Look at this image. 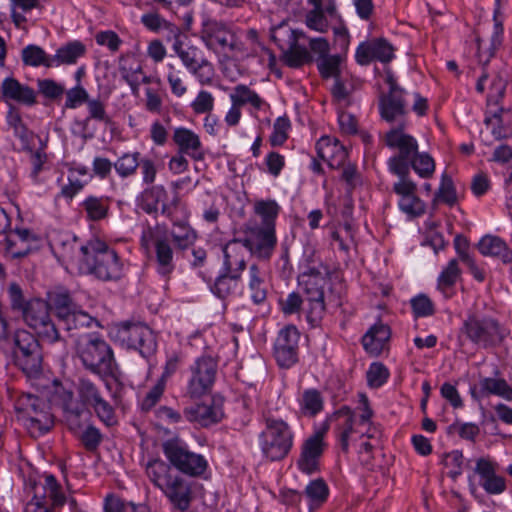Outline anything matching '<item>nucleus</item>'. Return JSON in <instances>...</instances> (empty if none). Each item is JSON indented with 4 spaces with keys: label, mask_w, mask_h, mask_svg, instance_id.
Segmentation results:
<instances>
[{
    "label": "nucleus",
    "mask_w": 512,
    "mask_h": 512,
    "mask_svg": "<svg viewBox=\"0 0 512 512\" xmlns=\"http://www.w3.org/2000/svg\"><path fill=\"white\" fill-rule=\"evenodd\" d=\"M200 39L208 50L216 54L237 59L258 57L270 69L276 65L274 53L259 41L255 29H249L241 36L224 22L206 19L202 23Z\"/></svg>",
    "instance_id": "f257e3e1"
},
{
    "label": "nucleus",
    "mask_w": 512,
    "mask_h": 512,
    "mask_svg": "<svg viewBox=\"0 0 512 512\" xmlns=\"http://www.w3.org/2000/svg\"><path fill=\"white\" fill-rule=\"evenodd\" d=\"M55 249L80 274H91L104 281L118 280L124 275L123 261L100 239H91L85 244H79L76 238L67 239Z\"/></svg>",
    "instance_id": "f03ea898"
},
{
    "label": "nucleus",
    "mask_w": 512,
    "mask_h": 512,
    "mask_svg": "<svg viewBox=\"0 0 512 512\" xmlns=\"http://www.w3.org/2000/svg\"><path fill=\"white\" fill-rule=\"evenodd\" d=\"M360 414L351 408L344 406L333 415L335 421V434L337 441L344 452H348L350 446L356 445L359 438L364 436L365 429L371 425L373 411L365 394L359 395Z\"/></svg>",
    "instance_id": "7ed1b4c3"
},
{
    "label": "nucleus",
    "mask_w": 512,
    "mask_h": 512,
    "mask_svg": "<svg viewBox=\"0 0 512 512\" xmlns=\"http://www.w3.org/2000/svg\"><path fill=\"white\" fill-rule=\"evenodd\" d=\"M76 354L83 366L101 377L110 376L116 368L111 346L95 334L81 336L76 342Z\"/></svg>",
    "instance_id": "20e7f679"
},
{
    "label": "nucleus",
    "mask_w": 512,
    "mask_h": 512,
    "mask_svg": "<svg viewBox=\"0 0 512 512\" xmlns=\"http://www.w3.org/2000/svg\"><path fill=\"white\" fill-rule=\"evenodd\" d=\"M26 496L24 512H52L46 504L47 497L52 508L62 507L66 502L61 484L54 475L48 473L43 474L38 482H29L26 485Z\"/></svg>",
    "instance_id": "39448f33"
},
{
    "label": "nucleus",
    "mask_w": 512,
    "mask_h": 512,
    "mask_svg": "<svg viewBox=\"0 0 512 512\" xmlns=\"http://www.w3.org/2000/svg\"><path fill=\"white\" fill-rule=\"evenodd\" d=\"M294 434L282 419L268 418L259 435V445L264 457L271 461L285 458L293 446Z\"/></svg>",
    "instance_id": "423d86ee"
},
{
    "label": "nucleus",
    "mask_w": 512,
    "mask_h": 512,
    "mask_svg": "<svg viewBox=\"0 0 512 512\" xmlns=\"http://www.w3.org/2000/svg\"><path fill=\"white\" fill-rule=\"evenodd\" d=\"M384 142L387 147L398 151L388 160L389 171L396 176L409 174V162L418 151V142L405 131L404 121L386 132Z\"/></svg>",
    "instance_id": "0eeeda50"
},
{
    "label": "nucleus",
    "mask_w": 512,
    "mask_h": 512,
    "mask_svg": "<svg viewBox=\"0 0 512 512\" xmlns=\"http://www.w3.org/2000/svg\"><path fill=\"white\" fill-rule=\"evenodd\" d=\"M172 50L182 65L201 86L213 84L216 71L213 63L208 60L202 49L193 44L185 45L177 36Z\"/></svg>",
    "instance_id": "6e6552de"
},
{
    "label": "nucleus",
    "mask_w": 512,
    "mask_h": 512,
    "mask_svg": "<svg viewBox=\"0 0 512 512\" xmlns=\"http://www.w3.org/2000/svg\"><path fill=\"white\" fill-rule=\"evenodd\" d=\"M48 301L50 309L54 311L66 330L99 326V322L94 317L77 306L67 290L59 289L49 292Z\"/></svg>",
    "instance_id": "1a4fd4ad"
},
{
    "label": "nucleus",
    "mask_w": 512,
    "mask_h": 512,
    "mask_svg": "<svg viewBox=\"0 0 512 512\" xmlns=\"http://www.w3.org/2000/svg\"><path fill=\"white\" fill-rule=\"evenodd\" d=\"M12 357L14 364L28 377H36L42 371V354L38 340L24 329L13 334Z\"/></svg>",
    "instance_id": "9d476101"
},
{
    "label": "nucleus",
    "mask_w": 512,
    "mask_h": 512,
    "mask_svg": "<svg viewBox=\"0 0 512 512\" xmlns=\"http://www.w3.org/2000/svg\"><path fill=\"white\" fill-rule=\"evenodd\" d=\"M329 274V268H318L298 275V285L307 296V319L311 323L318 322L324 314V291L329 283Z\"/></svg>",
    "instance_id": "9b49d317"
},
{
    "label": "nucleus",
    "mask_w": 512,
    "mask_h": 512,
    "mask_svg": "<svg viewBox=\"0 0 512 512\" xmlns=\"http://www.w3.org/2000/svg\"><path fill=\"white\" fill-rule=\"evenodd\" d=\"M114 339L128 349L137 350L143 357L153 355L157 342L153 331L141 322H122L114 329Z\"/></svg>",
    "instance_id": "f8f14e48"
},
{
    "label": "nucleus",
    "mask_w": 512,
    "mask_h": 512,
    "mask_svg": "<svg viewBox=\"0 0 512 512\" xmlns=\"http://www.w3.org/2000/svg\"><path fill=\"white\" fill-rule=\"evenodd\" d=\"M494 93L487 97V108L484 123L496 140L507 139L512 136L509 125L511 111L500 106L499 101L504 95L505 86L499 81L494 85Z\"/></svg>",
    "instance_id": "ddd939ff"
},
{
    "label": "nucleus",
    "mask_w": 512,
    "mask_h": 512,
    "mask_svg": "<svg viewBox=\"0 0 512 512\" xmlns=\"http://www.w3.org/2000/svg\"><path fill=\"white\" fill-rule=\"evenodd\" d=\"M272 38L281 45L284 42L288 48L284 53V62L292 68H298L312 62L313 56L305 47L299 45L301 38L306 34L301 30H293L285 22L272 28Z\"/></svg>",
    "instance_id": "4468645a"
},
{
    "label": "nucleus",
    "mask_w": 512,
    "mask_h": 512,
    "mask_svg": "<svg viewBox=\"0 0 512 512\" xmlns=\"http://www.w3.org/2000/svg\"><path fill=\"white\" fill-rule=\"evenodd\" d=\"M48 302L42 299H32L27 302L23 312V318L27 325L32 328L38 336L48 343H55L60 340V334L50 317Z\"/></svg>",
    "instance_id": "2eb2a0df"
},
{
    "label": "nucleus",
    "mask_w": 512,
    "mask_h": 512,
    "mask_svg": "<svg viewBox=\"0 0 512 512\" xmlns=\"http://www.w3.org/2000/svg\"><path fill=\"white\" fill-rule=\"evenodd\" d=\"M163 452L177 470L188 476L199 477L208 468V462L204 456L188 450L178 441L170 440L164 443Z\"/></svg>",
    "instance_id": "dca6fc26"
},
{
    "label": "nucleus",
    "mask_w": 512,
    "mask_h": 512,
    "mask_svg": "<svg viewBox=\"0 0 512 512\" xmlns=\"http://www.w3.org/2000/svg\"><path fill=\"white\" fill-rule=\"evenodd\" d=\"M189 372L186 396L191 399L200 398L211 390L215 382L217 362L212 357H199L190 366Z\"/></svg>",
    "instance_id": "f3484780"
},
{
    "label": "nucleus",
    "mask_w": 512,
    "mask_h": 512,
    "mask_svg": "<svg viewBox=\"0 0 512 512\" xmlns=\"http://www.w3.org/2000/svg\"><path fill=\"white\" fill-rule=\"evenodd\" d=\"M78 395L80 403L85 406H91L98 418L106 425L110 426L116 422L113 407L102 397L100 391L94 383L88 379H81L78 384Z\"/></svg>",
    "instance_id": "a211bd4d"
},
{
    "label": "nucleus",
    "mask_w": 512,
    "mask_h": 512,
    "mask_svg": "<svg viewBox=\"0 0 512 512\" xmlns=\"http://www.w3.org/2000/svg\"><path fill=\"white\" fill-rule=\"evenodd\" d=\"M409 174L398 176V181L393 184V191L398 196V207L409 217H419L425 213L426 205L417 196V185L409 177Z\"/></svg>",
    "instance_id": "6ab92c4d"
},
{
    "label": "nucleus",
    "mask_w": 512,
    "mask_h": 512,
    "mask_svg": "<svg viewBox=\"0 0 512 512\" xmlns=\"http://www.w3.org/2000/svg\"><path fill=\"white\" fill-rule=\"evenodd\" d=\"M325 434L326 429L318 430L302 443L300 457L297 460V467L301 472L311 475L319 470V461L326 448Z\"/></svg>",
    "instance_id": "aec40b11"
},
{
    "label": "nucleus",
    "mask_w": 512,
    "mask_h": 512,
    "mask_svg": "<svg viewBox=\"0 0 512 512\" xmlns=\"http://www.w3.org/2000/svg\"><path fill=\"white\" fill-rule=\"evenodd\" d=\"M242 244L260 258H270L277 244L275 228L254 225L248 229Z\"/></svg>",
    "instance_id": "412c9836"
},
{
    "label": "nucleus",
    "mask_w": 512,
    "mask_h": 512,
    "mask_svg": "<svg viewBox=\"0 0 512 512\" xmlns=\"http://www.w3.org/2000/svg\"><path fill=\"white\" fill-rule=\"evenodd\" d=\"M300 333L294 325L280 330L274 345V355L279 366L289 368L297 362Z\"/></svg>",
    "instance_id": "4be33fe9"
},
{
    "label": "nucleus",
    "mask_w": 512,
    "mask_h": 512,
    "mask_svg": "<svg viewBox=\"0 0 512 512\" xmlns=\"http://www.w3.org/2000/svg\"><path fill=\"white\" fill-rule=\"evenodd\" d=\"M467 337L474 343L489 346L501 339L498 323L491 318L470 316L464 323Z\"/></svg>",
    "instance_id": "5701e85b"
},
{
    "label": "nucleus",
    "mask_w": 512,
    "mask_h": 512,
    "mask_svg": "<svg viewBox=\"0 0 512 512\" xmlns=\"http://www.w3.org/2000/svg\"><path fill=\"white\" fill-rule=\"evenodd\" d=\"M393 57V46L383 38H374L361 42L355 52L356 62L360 65H368L372 61L387 63Z\"/></svg>",
    "instance_id": "b1692460"
},
{
    "label": "nucleus",
    "mask_w": 512,
    "mask_h": 512,
    "mask_svg": "<svg viewBox=\"0 0 512 512\" xmlns=\"http://www.w3.org/2000/svg\"><path fill=\"white\" fill-rule=\"evenodd\" d=\"M183 414L187 421L202 427L218 423L224 417L222 401L216 399L186 407Z\"/></svg>",
    "instance_id": "393cba45"
},
{
    "label": "nucleus",
    "mask_w": 512,
    "mask_h": 512,
    "mask_svg": "<svg viewBox=\"0 0 512 512\" xmlns=\"http://www.w3.org/2000/svg\"><path fill=\"white\" fill-rule=\"evenodd\" d=\"M38 236L24 227H15L5 237L4 250L11 258L26 256L37 245Z\"/></svg>",
    "instance_id": "a878e982"
},
{
    "label": "nucleus",
    "mask_w": 512,
    "mask_h": 512,
    "mask_svg": "<svg viewBox=\"0 0 512 512\" xmlns=\"http://www.w3.org/2000/svg\"><path fill=\"white\" fill-rule=\"evenodd\" d=\"M390 91L380 101V113L387 122L403 121L406 113L405 102L403 100L404 91L398 87L392 76L388 77Z\"/></svg>",
    "instance_id": "bb28decb"
},
{
    "label": "nucleus",
    "mask_w": 512,
    "mask_h": 512,
    "mask_svg": "<svg viewBox=\"0 0 512 512\" xmlns=\"http://www.w3.org/2000/svg\"><path fill=\"white\" fill-rule=\"evenodd\" d=\"M503 20V15L499 7H497L494 10L493 25L489 39H477V53L480 63L487 64L502 45L504 35Z\"/></svg>",
    "instance_id": "cd10ccee"
},
{
    "label": "nucleus",
    "mask_w": 512,
    "mask_h": 512,
    "mask_svg": "<svg viewBox=\"0 0 512 512\" xmlns=\"http://www.w3.org/2000/svg\"><path fill=\"white\" fill-rule=\"evenodd\" d=\"M498 464L490 458H479L475 472L480 478L481 487L488 494H501L506 489L505 479L497 475Z\"/></svg>",
    "instance_id": "c85d7f7f"
},
{
    "label": "nucleus",
    "mask_w": 512,
    "mask_h": 512,
    "mask_svg": "<svg viewBox=\"0 0 512 512\" xmlns=\"http://www.w3.org/2000/svg\"><path fill=\"white\" fill-rule=\"evenodd\" d=\"M0 100L31 106L36 103V93L28 85L20 83L13 77H7L0 85Z\"/></svg>",
    "instance_id": "c756f323"
},
{
    "label": "nucleus",
    "mask_w": 512,
    "mask_h": 512,
    "mask_svg": "<svg viewBox=\"0 0 512 512\" xmlns=\"http://www.w3.org/2000/svg\"><path fill=\"white\" fill-rule=\"evenodd\" d=\"M469 392L475 400L495 395L506 401H512V387L504 378L481 377L477 385L470 386Z\"/></svg>",
    "instance_id": "7c9ffc66"
},
{
    "label": "nucleus",
    "mask_w": 512,
    "mask_h": 512,
    "mask_svg": "<svg viewBox=\"0 0 512 512\" xmlns=\"http://www.w3.org/2000/svg\"><path fill=\"white\" fill-rule=\"evenodd\" d=\"M174 508L186 511L192 501V485L184 478L175 475L161 490Z\"/></svg>",
    "instance_id": "2f4dec72"
},
{
    "label": "nucleus",
    "mask_w": 512,
    "mask_h": 512,
    "mask_svg": "<svg viewBox=\"0 0 512 512\" xmlns=\"http://www.w3.org/2000/svg\"><path fill=\"white\" fill-rule=\"evenodd\" d=\"M317 155L335 169L341 167L348 156L346 147L335 137L322 136L316 143Z\"/></svg>",
    "instance_id": "473e14b6"
},
{
    "label": "nucleus",
    "mask_w": 512,
    "mask_h": 512,
    "mask_svg": "<svg viewBox=\"0 0 512 512\" xmlns=\"http://www.w3.org/2000/svg\"><path fill=\"white\" fill-rule=\"evenodd\" d=\"M118 72L121 79L130 87L133 95H138L142 65L132 52L122 54L118 59Z\"/></svg>",
    "instance_id": "72a5a7b5"
},
{
    "label": "nucleus",
    "mask_w": 512,
    "mask_h": 512,
    "mask_svg": "<svg viewBox=\"0 0 512 512\" xmlns=\"http://www.w3.org/2000/svg\"><path fill=\"white\" fill-rule=\"evenodd\" d=\"M462 270L459 266L458 259H450L445 266L442 267L437 280L436 290L444 299H451L456 294V284L461 279Z\"/></svg>",
    "instance_id": "f704fd0d"
},
{
    "label": "nucleus",
    "mask_w": 512,
    "mask_h": 512,
    "mask_svg": "<svg viewBox=\"0 0 512 512\" xmlns=\"http://www.w3.org/2000/svg\"><path fill=\"white\" fill-rule=\"evenodd\" d=\"M224 261L220 271L241 277L246 268V247L240 241H231L223 248Z\"/></svg>",
    "instance_id": "c9c22d12"
},
{
    "label": "nucleus",
    "mask_w": 512,
    "mask_h": 512,
    "mask_svg": "<svg viewBox=\"0 0 512 512\" xmlns=\"http://www.w3.org/2000/svg\"><path fill=\"white\" fill-rule=\"evenodd\" d=\"M52 401L63 409L70 428L74 430V421L83 413V404L74 398L71 389L58 384L55 385Z\"/></svg>",
    "instance_id": "e433bc0d"
},
{
    "label": "nucleus",
    "mask_w": 512,
    "mask_h": 512,
    "mask_svg": "<svg viewBox=\"0 0 512 512\" xmlns=\"http://www.w3.org/2000/svg\"><path fill=\"white\" fill-rule=\"evenodd\" d=\"M173 141L181 154L188 155L194 160L203 158L202 143L199 135L194 131L185 127H178L173 132Z\"/></svg>",
    "instance_id": "4c0bfd02"
},
{
    "label": "nucleus",
    "mask_w": 512,
    "mask_h": 512,
    "mask_svg": "<svg viewBox=\"0 0 512 512\" xmlns=\"http://www.w3.org/2000/svg\"><path fill=\"white\" fill-rule=\"evenodd\" d=\"M359 459L368 464L373 458V452L382 446V431L373 423L365 429L364 436L359 438L356 445Z\"/></svg>",
    "instance_id": "58836bf2"
},
{
    "label": "nucleus",
    "mask_w": 512,
    "mask_h": 512,
    "mask_svg": "<svg viewBox=\"0 0 512 512\" xmlns=\"http://www.w3.org/2000/svg\"><path fill=\"white\" fill-rule=\"evenodd\" d=\"M478 250L484 256L500 259L504 264L512 262V250L498 236L485 235L478 243Z\"/></svg>",
    "instance_id": "ea45409f"
},
{
    "label": "nucleus",
    "mask_w": 512,
    "mask_h": 512,
    "mask_svg": "<svg viewBox=\"0 0 512 512\" xmlns=\"http://www.w3.org/2000/svg\"><path fill=\"white\" fill-rule=\"evenodd\" d=\"M86 53V46L79 40H73L60 46L54 55H51L50 65H74Z\"/></svg>",
    "instance_id": "a19ab883"
},
{
    "label": "nucleus",
    "mask_w": 512,
    "mask_h": 512,
    "mask_svg": "<svg viewBox=\"0 0 512 512\" xmlns=\"http://www.w3.org/2000/svg\"><path fill=\"white\" fill-rule=\"evenodd\" d=\"M390 338V329L382 323L372 326L362 338L364 349L372 355H379Z\"/></svg>",
    "instance_id": "79ce46f5"
},
{
    "label": "nucleus",
    "mask_w": 512,
    "mask_h": 512,
    "mask_svg": "<svg viewBox=\"0 0 512 512\" xmlns=\"http://www.w3.org/2000/svg\"><path fill=\"white\" fill-rule=\"evenodd\" d=\"M164 76L173 96L183 98L188 93L185 72L175 60L170 59L167 61L164 66Z\"/></svg>",
    "instance_id": "37998d69"
},
{
    "label": "nucleus",
    "mask_w": 512,
    "mask_h": 512,
    "mask_svg": "<svg viewBox=\"0 0 512 512\" xmlns=\"http://www.w3.org/2000/svg\"><path fill=\"white\" fill-rule=\"evenodd\" d=\"M230 101L239 107L249 105L252 111H260L268 107L266 101L256 91L244 84L236 85L233 88Z\"/></svg>",
    "instance_id": "c03bdc74"
},
{
    "label": "nucleus",
    "mask_w": 512,
    "mask_h": 512,
    "mask_svg": "<svg viewBox=\"0 0 512 512\" xmlns=\"http://www.w3.org/2000/svg\"><path fill=\"white\" fill-rule=\"evenodd\" d=\"M86 218L89 221H102L106 219L110 211V198L107 196H87L81 203Z\"/></svg>",
    "instance_id": "a18cd8bd"
},
{
    "label": "nucleus",
    "mask_w": 512,
    "mask_h": 512,
    "mask_svg": "<svg viewBox=\"0 0 512 512\" xmlns=\"http://www.w3.org/2000/svg\"><path fill=\"white\" fill-rule=\"evenodd\" d=\"M145 472L155 487L162 490L175 476L171 474L170 466L161 459H151L145 465Z\"/></svg>",
    "instance_id": "49530a36"
},
{
    "label": "nucleus",
    "mask_w": 512,
    "mask_h": 512,
    "mask_svg": "<svg viewBox=\"0 0 512 512\" xmlns=\"http://www.w3.org/2000/svg\"><path fill=\"white\" fill-rule=\"evenodd\" d=\"M31 407L34 410L33 414H29L27 426L33 434L42 435L50 430L53 424L51 415L48 412L37 411L40 406L38 398L33 397L29 399Z\"/></svg>",
    "instance_id": "de8ad7c7"
},
{
    "label": "nucleus",
    "mask_w": 512,
    "mask_h": 512,
    "mask_svg": "<svg viewBox=\"0 0 512 512\" xmlns=\"http://www.w3.org/2000/svg\"><path fill=\"white\" fill-rule=\"evenodd\" d=\"M241 287V277L236 274L220 271L215 280L212 291L219 298H226L236 293Z\"/></svg>",
    "instance_id": "09e8293b"
},
{
    "label": "nucleus",
    "mask_w": 512,
    "mask_h": 512,
    "mask_svg": "<svg viewBox=\"0 0 512 512\" xmlns=\"http://www.w3.org/2000/svg\"><path fill=\"white\" fill-rule=\"evenodd\" d=\"M155 254L157 272L160 275L167 277L174 270L173 250L167 238L158 243V245L155 247Z\"/></svg>",
    "instance_id": "8fccbe9b"
},
{
    "label": "nucleus",
    "mask_w": 512,
    "mask_h": 512,
    "mask_svg": "<svg viewBox=\"0 0 512 512\" xmlns=\"http://www.w3.org/2000/svg\"><path fill=\"white\" fill-rule=\"evenodd\" d=\"M305 496L309 501V506L311 509H315L320 507L324 502H326L329 496V488L326 482L319 478L312 480L304 490Z\"/></svg>",
    "instance_id": "3c124183"
},
{
    "label": "nucleus",
    "mask_w": 512,
    "mask_h": 512,
    "mask_svg": "<svg viewBox=\"0 0 512 512\" xmlns=\"http://www.w3.org/2000/svg\"><path fill=\"white\" fill-rule=\"evenodd\" d=\"M279 211L280 206L275 200H259L254 204V212L261 218L260 226L275 228Z\"/></svg>",
    "instance_id": "603ef678"
},
{
    "label": "nucleus",
    "mask_w": 512,
    "mask_h": 512,
    "mask_svg": "<svg viewBox=\"0 0 512 512\" xmlns=\"http://www.w3.org/2000/svg\"><path fill=\"white\" fill-rule=\"evenodd\" d=\"M300 412L305 416H315L323 409V398L316 389H307L299 398Z\"/></svg>",
    "instance_id": "864d4df0"
},
{
    "label": "nucleus",
    "mask_w": 512,
    "mask_h": 512,
    "mask_svg": "<svg viewBox=\"0 0 512 512\" xmlns=\"http://www.w3.org/2000/svg\"><path fill=\"white\" fill-rule=\"evenodd\" d=\"M139 152L124 153L113 164L114 169L120 178H129L136 174L139 167Z\"/></svg>",
    "instance_id": "5fc2aeb1"
},
{
    "label": "nucleus",
    "mask_w": 512,
    "mask_h": 512,
    "mask_svg": "<svg viewBox=\"0 0 512 512\" xmlns=\"http://www.w3.org/2000/svg\"><path fill=\"white\" fill-rule=\"evenodd\" d=\"M249 289L254 303L260 304L266 299L267 289L264 278L256 265L249 268Z\"/></svg>",
    "instance_id": "6e6d98bb"
},
{
    "label": "nucleus",
    "mask_w": 512,
    "mask_h": 512,
    "mask_svg": "<svg viewBox=\"0 0 512 512\" xmlns=\"http://www.w3.org/2000/svg\"><path fill=\"white\" fill-rule=\"evenodd\" d=\"M51 56L37 45H28L22 50V61L25 65L32 67H52L50 65Z\"/></svg>",
    "instance_id": "4d7b16f0"
},
{
    "label": "nucleus",
    "mask_w": 512,
    "mask_h": 512,
    "mask_svg": "<svg viewBox=\"0 0 512 512\" xmlns=\"http://www.w3.org/2000/svg\"><path fill=\"white\" fill-rule=\"evenodd\" d=\"M412 167L416 174L427 179L432 177L435 171V162L427 153H416L409 162V168Z\"/></svg>",
    "instance_id": "13d9d810"
},
{
    "label": "nucleus",
    "mask_w": 512,
    "mask_h": 512,
    "mask_svg": "<svg viewBox=\"0 0 512 512\" xmlns=\"http://www.w3.org/2000/svg\"><path fill=\"white\" fill-rule=\"evenodd\" d=\"M175 229L172 232V237L175 244L180 249H186L191 246L196 240L195 231L188 225L186 221L174 223Z\"/></svg>",
    "instance_id": "bf43d9fd"
},
{
    "label": "nucleus",
    "mask_w": 512,
    "mask_h": 512,
    "mask_svg": "<svg viewBox=\"0 0 512 512\" xmlns=\"http://www.w3.org/2000/svg\"><path fill=\"white\" fill-rule=\"evenodd\" d=\"M165 238L167 235L164 227L160 225L146 226L142 230L140 243L142 248L149 252L151 247H156Z\"/></svg>",
    "instance_id": "052dcab7"
},
{
    "label": "nucleus",
    "mask_w": 512,
    "mask_h": 512,
    "mask_svg": "<svg viewBox=\"0 0 512 512\" xmlns=\"http://www.w3.org/2000/svg\"><path fill=\"white\" fill-rule=\"evenodd\" d=\"M141 23L149 30L153 32H157L161 29H167L172 34H174L176 37L179 36L180 29L170 23L169 21L165 20L163 17H161L157 13H146L141 16Z\"/></svg>",
    "instance_id": "680f3d73"
},
{
    "label": "nucleus",
    "mask_w": 512,
    "mask_h": 512,
    "mask_svg": "<svg viewBox=\"0 0 512 512\" xmlns=\"http://www.w3.org/2000/svg\"><path fill=\"white\" fill-rule=\"evenodd\" d=\"M435 202H442L453 206L457 202V194L450 176L443 174L440 186L435 194Z\"/></svg>",
    "instance_id": "e2e57ef3"
},
{
    "label": "nucleus",
    "mask_w": 512,
    "mask_h": 512,
    "mask_svg": "<svg viewBox=\"0 0 512 512\" xmlns=\"http://www.w3.org/2000/svg\"><path fill=\"white\" fill-rule=\"evenodd\" d=\"M215 97L207 90L201 89L190 103V108L195 114H207L213 111Z\"/></svg>",
    "instance_id": "0e129e2a"
},
{
    "label": "nucleus",
    "mask_w": 512,
    "mask_h": 512,
    "mask_svg": "<svg viewBox=\"0 0 512 512\" xmlns=\"http://www.w3.org/2000/svg\"><path fill=\"white\" fill-rule=\"evenodd\" d=\"M318 268H328V266L323 264L313 247L306 246L299 262L300 272H311L318 270Z\"/></svg>",
    "instance_id": "69168bd1"
},
{
    "label": "nucleus",
    "mask_w": 512,
    "mask_h": 512,
    "mask_svg": "<svg viewBox=\"0 0 512 512\" xmlns=\"http://www.w3.org/2000/svg\"><path fill=\"white\" fill-rule=\"evenodd\" d=\"M415 317H428L435 313L433 301L426 294H419L410 300Z\"/></svg>",
    "instance_id": "338daca9"
},
{
    "label": "nucleus",
    "mask_w": 512,
    "mask_h": 512,
    "mask_svg": "<svg viewBox=\"0 0 512 512\" xmlns=\"http://www.w3.org/2000/svg\"><path fill=\"white\" fill-rule=\"evenodd\" d=\"M305 25L316 32L325 33L329 29V22L323 9H312L305 15Z\"/></svg>",
    "instance_id": "774afa93"
}]
</instances>
